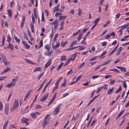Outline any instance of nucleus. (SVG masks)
I'll list each match as a JSON object with an SVG mask.
<instances>
[{
  "mask_svg": "<svg viewBox=\"0 0 129 129\" xmlns=\"http://www.w3.org/2000/svg\"><path fill=\"white\" fill-rule=\"evenodd\" d=\"M19 106V102L18 100H16L15 101L13 104V106L17 108Z\"/></svg>",
  "mask_w": 129,
  "mask_h": 129,
  "instance_id": "obj_14",
  "label": "nucleus"
},
{
  "mask_svg": "<svg viewBox=\"0 0 129 129\" xmlns=\"http://www.w3.org/2000/svg\"><path fill=\"white\" fill-rule=\"evenodd\" d=\"M110 23V21L108 20L107 21L106 23H105L103 26V27H105L107 26Z\"/></svg>",
  "mask_w": 129,
  "mask_h": 129,
  "instance_id": "obj_35",
  "label": "nucleus"
},
{
  "mask_svg": "<svg viewBox=\"0 0 129 129\" xmlns=\"http://www.w3.org/2000/svg\"><path fill=\"white\" fill-rule=\"evenodd\" d=\"M8 123V121H7L6 122H5V123L3 126V129H6V126L7 125Z\"/></svg>",
  "mask_w": 129,
  "mask_h": 129,
  "instance_id": "obj_52",
  "label": "nucleus"
},
{
  "mask_svg": "<svg viewBox=\"0 0 129 129\" xmlns=\"http://www.w3.org/2000/svg\"><path fill=\"white\" fill-rule=\"evenodd\" d=\"M79 48L78 49V50L79 51L82 50L84 49L85 48V47H83L82 46H79Z\"/></svg>",
  "mask_w": 129,
  "mask_h": 129,
  "instance_id": "obj_50",
  "label": "nucleus"
},
{
  "mask_svg": "<svg viewBox=\"0 0 129 129\" xmlns=\"http://www.w3.org/2000/svg\"><path fill=\"white\" fill-rule=\"evenodd\" d=\"M61 104L58 105L55 108L54 111V113L55 115L57 114L59 112L61 108Z\"/></svg>",
  "mask_w": 129,
  "mask_h": 129,
  "instance_id": "obj_2",
  "label": "nucleus"
},
{
  "mask_svg": "<svg viewBox=\"0 0 129 129\" xmlns=\"http://www.w3.org/2000/svg\"><path fill=\"white\" fill-rule=\"evenodd\" d=\"M47 79H45L44 80L43 82H42V83L40 85V87L38 88V89L37 90V92H38L42 88L44 84L47 81Z\"/></svg>",
  "mask_w": 129,
  "mask_h": 129,
  "instance_id": "obj_10",
  "label": "nucleus"
},
{
  "mask_svg": "<svg viewBox=\"0 0 129 129\" xmlns=\"http://www.w3.org/2000/svg\"><path fill=\"white\" fill-rule=\"evenodd\" d=\"M67 42L68 41H65L64 43L63 42H62L61 43V46L63 47H64V46L67 43Z\"/></svg>",
  "mask_w": 129,
  "mask_h": 129,
  "instance_id": "obj_43",
  "label": "nucleus"
},
{
  "mask_svg": "<svg viewBox=\"0 0 129 129\" xmlns=\"http://www.w3.org/2000/svg\"><path fill=\"white\" fill-rule=\"evenodd\" d=\"M126 95L125 97L124 101L122 102L124 103L126 101V99L127 97L128 94H129V89L128 90L127 92L126 93Z\"/></svg>",
  "mask_w": 129,
  "mask_h": 129,
  "instance_id": "obj_34",
  "label": "nucleus"
},
{
  "mask_svg": "<svg viewBox=\"0 0 129 129\" xmlns=\"http://www.w3.org/2000/svg\"><path fill=\"white\" fill-rule=\"evenodd\" d=\"M49 115H47L45 117V119L42 123V125L43 126V127L44 128L46 125L50 121V117L49 116Z\"/></svg>",
  "mask_w": 129,
  "mask_h": 129,
  "instance_id": "obj_1",
  "label": "nucleus"
},
{
  "mask_svg": "<svg viewBox=\"0 0 129 129\" xmlns=\"http://www.w3.org/2000/svg\"><path fill=\"white\" fill-rule=\"evenodd\" d=\"M63 64V63L62 62L61 64L58 66L57 70H60L61 67L62 66Z\"/></svg>",
  "mask_w": 129,
  "mask_h": 129,
  "instance_id": "obj_31",
  "label": "nucleus"
},
{
  "mask_svg": "<svg viewBox=\"0 0 129 129\" xmlns=\"http://www.w3.org/2000/svg\"><path fill=\"white\" fill-rule=\"evenodd\" d=\"M11 40V37L9 35H8V36L7 37V41L9 42V43H10V42Z\"/></svg>",
  "mask_w": 129,
  "mask_h": 129,
  "instance_id": "obj_51",
  "label": "nucleus"
},
{
  "mask_svg": "<svg viewBox=\"0 0 129 129\" xmlns=\"http://www.w3.org/2000/svg\"><path fill=\"white\" fill-rule=\"evenodd\" d=\"M40 46L38 47V49H39L43 45V40H41L40 42Z\"/></svg>",
  "mask_w": 129,
  "mask_h": 129,
  "instance_id": "obj_40",
  "label": "nucleus"
},
{
  "mask_svg": "<svg viewBox=\"0 0 129 129\" xmlns=\"http://www.w3.org/2000/svg\"><path fill=\"white\" fill-rule=\"evenodd\" d=\"M41 21L42 22H44L45 21V19L43 12H42V13Z\"/></svg>",
  "mask_w": 129,
  "mask_h": 129,
  "instance_id": "obj_42",
  "label": "nucleus"
},
{
  "mask_svg": "<svg viewBox=\"0 0 129 129\" xmlns=\"http://www.w3.org/2000/svg\"><path fill=\"white\" fill-rule=\"evenodd\" d=\"M50 45H46L45 46V48L48 51L50 50Z\"/></svg>",
  "mask_w": 129,
  "mask_h": 129,
  "instance_id": "obj_20",
  "label": "nucleus"
},
{
  "mask_svg": "<svg viewBox=\"0 0 129 129\" xmlns=\"http://www.w3.org/2000/svg\"><path fill=\"white\" fill-rule=\"evenodd\" d=\"M11 70V69L10 68H9L8 67H7L6 69H5L2 73V74H4L7 73V72L10 71Z\"/></svg>",
  "mask_w": 129,
  "mask_h": 129,
  "instance_id": "obj_17",
  "label": "nucleus"
},
{
  "mask_svg": "<svg viewBox=\"0 0 129 129\" xmlns=\"http://www.w3.org/2000/svg\"><path fill=\"white\" fill-rule=\"evenodd\" d=\"M29 120V119L26 118L24 117H22L21 121L22 123H25L26 125H28L29 124V123L27 122Z\"/></svg>",
  "mask_w": 129,
  "mask_h": 129,
  "instance_id": "obj_3",
  "label": "nucleus"
},
{
  "mask_svg": "<svg viewBox=\"0 0 129 129\" xmlns=\"http://www.w3.org/2000/svg\"><path fill=\"white\" fill-rule=\"evenodd\" d=\"M66 56H62L61 57L60 60L61 61H63L66 60Z\"/></svg>",
  "mask_w": 129,
  "mask_h": 129,
  "instance_id": "obj_38",
  "label": "nucleus"
},
{
  "mask_svg": "<svg viewBox=\"0 0 129 129\" xmlns=\"http://www.w3.org/2000/svg\"><path fill=\"white\" fill-rule=\"evenodd\" d=\"M82 77V75H80L78 77H77V78L76 80V81L77 82Z\"/></svg>",
  "mask_w": 129,
  "mask_h": 129,
  "instance_id": "obj_63",
  "label": "nucleus"
},
{
  "mask_svg": "<svg viewBox=\"0 0 129 129\" xmlns=\"http://www.w3.org/2000/svg\"><path fill=\"white\" fill-rule=\"evenodd\" d=\"M8 15L10 18H11L12 15V11L11 10H8L7 11Z\"/></svg>",
  "mask_w": 129,
  "mask_h": 129,
  "instance_id": "obj_21",
  "label": "nucleus"
},
{
  "mask_svg": "<svg viewBox=\"0 0 129 129\" xmlns=\"http://www.w3.org/2000/svg\"><path fill=\"white\" fill-rule=\"evenodd\" d=\"M122 49V47H120L119 49H118L117 50L116 53V55H118Z\"/></svg>",
  "mask_w": 129,
  "mask_h": 129,
  "instance_id": "obj_13",
  "label": "nucleus"
},
{
  "mask_svg": "<svg viewBox=\"0 0 129 129\" xmlns=\"http://www.w3.org/2000/svg\"><path fill=\"white\" fill-rule=\"evenodd\" d=\"M5 112L6 115H7L8 113V110L9 109V106L6 105L5 107Z\"/></svg>",
  "mask_w": 129,
  "mask_h": 129,
  "instance_id": "obj_16",
  "label": "nucleus"
},
{
  "mask_svg": "<svg viewBox=\"0 0 129 129\" xmlns=\"http://www.w3.org/2000/svg\"><path fill=\"white\" fill-rule=\"evenodd\" d=\"M103 86H102L101 87H99L97 89V90L96 91V93H97L100 92V91L102 90V89L103 88Z\"/></svg>",
  "mask_w": 129,
  "mask_h": 129,
  "instance_id": "obj_22",
  "label": "nucleus"
},
{
  "mask_svg": "<svg viewBox=\"0 0 129 129\" xmlns=\"http://www.w3.org/2000/svg\"><path fill=\"white\" fill-rule=\"evenodd\" d=\"M116 68L120 69L122 71H123L124 72H126V69L124 67H116Z\"/></svg>",
  "mask_w": 129,
  "mask_h": 129,
  "instance_id": "obj_12",
  "label": "nucleus"
},
{
  "mask_svg": "<svg viewBox=\"0 0 129 129\" xmlns=\"http://www.w3.org/2000/svg\"><path fill=\"white\" fill-rule=\"evenodd\" d=\"M53 43H52L53 46L52 48L54 50H56L60 45V43L59 42H58L57 43H56V45H53Z\"/></svg>",
  "mask_w": 129,
  "mask_h": 129,
  "instance_id": "obj_8",
  "label": "nucleus"
},
{
  "mask_svg": "<svg viewBox=\"0 0 129 129\" xmlns=\"http://www.w3.org/2000/svg\"><path fill=\"white\" fill-rule=\"evenodd\" d=\"M100 18H98L96 19L94 22V24H96L97 25L99 21L100 20Z\"/></svg>",
  "mask_w": 129,
  "mask_h": 129,
  "instance_id": "obj_27",
  "label": "nucleus"
},
{
  "mask_svg": "<svg viewBox=\"0 0 129 129\" xmlns=\"http://www.w3.org/2000/svg\"><path fill=\"white\" fill-rule=\"evenodd\" d=\"M112 75H107L105 76V77L106 79H107L109 78H111L112 77Z\"/></svg>",
  "mask_w": 129,
  "mask_h": 129,
  "instance_id": "obj_48",
  "label": "nucleus"
},
{
  "mask_svg": "<svg viewBox=\"0 0 129 129\" xmlns=\"http://www.w3.org/2000/svg\"><path fill=\"white\" fill-rule=\"evenodd\" d=\"M25 60L28 63H31V64H36L35 63H34V62H32L30 60L28 59H26Z\"/></svg>",
  "mask_w": 129,
  "mask_h": 129,
  "instance_id": "obj_32",
  "label": "nucleus"
},
{
  "mask_svg": "<svg viewBox=\"0 0 129 129\" xmlns=\"http://www.w3.org/2000/svg\"><path fill=\"white\" fill-rule=\"evenodd\" d=\"M52 80V79H51L47 83V84H46V85L44 87V88L43 89V92H42L43 93H44L45 91L46 90V88H47V86L49 85V84L51 82Z\"/></svg>",
  "mask_w": 129,
  "mask_h": 129,
  "instance_id": "obj_6",
  "label": "nucleus"
},
{
  "mask_svg": "<svg viewBox=\"0 0 129 129\" xmlns=\"http://www.w3.org/2000/svg\"><path fill=\"white\" fill-rule=\"evenodd\" d=\"M24 37L27 40H28V38L27 34L25 33H24Z\"/></svg>",
  "mask_w": 129,
  "mask_h": 129,
  "instance_id": "obj_46",
  "label": "nucleus"
},
{
  "mask_svg": "<svg viewBox=\"0 0 129 129\" xmlns=\"http://www.w3.org/2000/svg\"><path fill=\"white\" fill-rule=\"evenodd\" d=\"M42 108L41 106V105H37L35 107V109H38L40 108Z\"/></svg>",
  "mask_w": 129,
  "mask_h": 129,
  "instance_id": "obj_57",
  "label": "nucleus"
},
{
  "mask_svg": "<svg viewBox=\"0 0 129 129\" xmlns=\"http://www.w3.org/2000/svg\"><path fill=\"white\" fill-rule=\"evenodd\" d=\"M128 26V25L127 24L124 25H123L121 26V28H123L125 29Z\"/></svg>",
  "mask_w": 129,
  "mask_h": 129,
  "instance_id": "obj_64",
  "label": "nucleus"
},
{
  "mask_svg": "<svg viewBox=\"0 0 129 129\" xmlns=\"http://www.w3.org/2000/svg\"><path fill=\"white\" fill-rule=\"evenodd\" d=\"M77 42V41H73L71 43L70 45V47H72Z\"/></svg>",
  "mask_w": 129,
  "mask_h": 129,
  "instance_id": "obj_37",
  "label": "nucleus"
},
{
  "mask_svg": "<svg viewBox=\"0 0 129 129\" xmlns=\"http://www.w3.org/2000/svg\"><path fill=\"white\" fill-rule=\"evenodd\" d=\"M44 74V72H43L42 73H40V74L38 75L37 79L38 80H40L41 77H42V76Z\"/></svg>",
  "mask_w": 129,
  "mask_h": 129,
  "instance_id": "obj_39",
  "label": "nucleus"
},
{
  "mask_svg": "<svg viewBox=\"0 0 129 129\" xmlns=\"http://www.w3.org/2000/svg\"><path fill=\"white\" fill-rule=\"evenodd\" d=\"M41 69L40 67H37L34 70V72H35L37 71H41Z\"/></svg>",
  "mask_w": 129,
  "mask_h": 129,
  "instance_id": "obj_23",
  "label": "nucleus"
},
{
  "mask_svg": "<svg viewBox=\"0 0 129 129\" xmlns=\"http://www.w3.org/2000/svg\"><path fill=\"white\" fill-rule=\"evenodd\" d=\"M14 38L15 40L17 42H19L20 41V40L18 39L17 37L16 36H14Z\"/></svg>",
  "mask_w": 129,
  "mask_h": 129,
  "instance_id": "obj_49",
  "label": "nucleus"
},
{
  "mask_svg": "<svg viewBox=\"0 0 129 129\" xmlns=\"http://www.w3.org/2000/svg\"><path fill=\"white\" fill-rule=\"evenodd\" d=\"M7 48H10L11 50H12L14 49V46L12 45L10 43H9Z\"/></svg>",
  "mask_w": 129,
  "mask_h": 129,
  "instance_id": "obj_19",
  "label": "nucleus"
},
{
  "mask_svg": "<svg viewBox=\"0 0 129 129\" xmlns=\"http://www.w3.org/2000/svg\"><path fill=\"white\" fill-rule=\"evenodd\" d=\"M60 5L59 4H58L55 7L54 9L53 12L54 13L56 11H58L59 10V7H60Z\"/></svg>",
  "mask_w": 129,
  "mask_h": 129,
  "instance_id": "obj_15",
  "label": "nucleus"
},
{
  "mask_svg": "<svg viewBox=\"0 0 129 129\" xmlns=\"http://www.w3.org/2000/svg\"><path fill=\"white\" fill-rule=\"evenodd\" d=\"M96 120L95 119L93 120L92 122L91 123V124L90 125V126H92L94 124V123L96 122Z\"/></svg>",
  "mask_w": 129,
  "mask_h": 129,
  "instance_id": "obj_61",
  "label": "nucleus"
},
{
  "mask_svg": "<svg viewBox=\"0 0 129 129\" xmlns=\"http://www.w3.org/2000/svg\"><path fill=\"white\" fill-rule=\"evenodd\" d=\"M56 94H57V93L56 92L55 93V94L54 95L53 97L51 99L50 101L49 102V103L48 104V106H49L50 104H51L53 102L54 100L56 98Z\"/></svg>",
  "mask_w": 129,
  "mask_h": 129,
  "instance_id": "obj_5",
  "label": "nucleus"
},
{
  "mask_svg": "<svg viewBox=\"0 0 129 129\" xmlns=\"http://www.w3.org/2000/svg\"><path fill=\"white\" fill-rule=\"evenodd\" d=\"M70 59L69 58H68L67 59L66 63L64 64L63 66H66L69 63V62H70Z\"/></svg>",
  "mask_w": 129,
  "mask_h": 129,
  "instance_id": "obj_41",
  "label": "nucleus"
},
{
  "mask_svg": "<svg viewBox=\"0 0 129 129\" xmlns=\"http://www.w3.org/2000/svg\"><path fill=\"white\" fill-rule=\"evenodd\" d=\"M86 39L83 38V39L81 42V43L83 44H86V42L85 41Z\"/></svg>",
  "mask_w": 129,
  "mask_h": 129,
  "instance_id": "obj_45",
  "label": "nucleus"
},
{
  "mask_svg": "<svg viewBox=\"0 0 129 129\" xmlns=\"http://www.w3.org/2000/svg\"><path fill=\"white\" fill-rule=\"evenodd\" d=\"M31 27V32L32 33L34 32V25L33 23H31L30 24Z\"/></svg>",
  "mask_w": 129,
  "mask_h": 129,
  "instance_id": "obj_26",
  "label": "nucleus"
},
{
  "mask_svg": "<svg viewBox=\"0 0 129 129\" xmlns=\"http://www.w3.org/2000/svg\"><path fill=\"white\" fill-rule=\"evenodd\" d=\"M125 111L124 110H122V111H121L119 113V114L118 115V117L120 116L122 114V113L124 112Z\"/></svg>",
  "mask_w": 129,
  "mask_h": 129,
  "instance_id": "obj_54",
  "label": "nucleus"
},
{
  "mask_svg": "<svg viewBox=\"0 0 129 129\" xmlns=\"http://www.w3.org/2000/svg\"><path fill=\"white\" fill-rule=\"evenodd\" d=\"M58 36V34H56L55 35L53 39V41H55L56 40V39Z\"/></svg>",
  "mask_w": 129,
  "mask_h": 129,
  "instance_id": "obj_62",
  "label": "nucleus"
},
{
  "mask_svg": "<svg viewBox=\"0 0 129 129\" xmlns=\"http://www.w3.org/2000/svg\"><path fill=\"white\" fill-rule=\"evenodd\" d=\"M22 43L23 45L25 47V48L26 49H28L30 47V46L27 44L25 42L22 41Z\"/></svg>",
  "mask_w": 129,
  "mask_h": 129,
  "instance_id": "obj_9",
  "label": "nucleus"
},
{
  "mask_svg": "<svg viewBox=\"0 0 129 129\" xmlns=\"http://www.w3.org/2000/svg\"><path fill=\"white\" fill-rule=\"evenodd\" d=\"M83 36V34L82 33H80L79 34V35L78 38V41H79L81 39V38L82 36Z\"/></svg>",
  "mask_w": 129,
  "mask_h": 129,
  "instance_id": "obj_28",
  "label": "nucleus"
},
{
  "mask_svg": "<svg viewBox=\"0 0 129 129\" xmlns=\"http://www.w3.org/2000/svg\"><path fill=\"white\" fill-rule=\"evenodd\" d=\"M82 10L80 9L79 8L78 9V15L79 16H80L82 14Z\"/></svg>",
  "mask_w": 129,
  "mask_h": 129,
  "instance_id": "obj_33",
  "label": "nucleus"
},
{
  "mask_svg": "<svg viewBox=\"0 0 129 129\" xmlns=\"http://www.w3.org/2000/svg\"><path fill=\"white\" fill-rule=\"evenodd\" d=\"M66 83V79H65L64 80L63 83L62 84L61 86H65Z\"/></svg>",
  "mask_w": 129,
  "mask_h": 129,
  "instance_id": "obj_47",
  "label": "nucleus"
},
{
  "mask_svg": "<svg viewBox=\"0 0 129 129\" xmlns=\"http://www.w3.org/2000/svg\"><path fill=\"white\" fill-rule=\"evenodd\" d=\"M114 87H112L111 89H109L107 92V94L108 95L110 94L111 93L113 90Z\"/></svg>",
  "mask_w": 129,
  "mask_h": 129,
  "instance_id": "obj_24",
  "label": "nucleus"
},
{
  "mask_svg": "<svg viewBox=\"0 0 129 129\" xmlns=\"http://www.w3.org/2000/svg\"><path fill=\"white\" fill-rule=\"evenodd\" d=\"M67 17L66 15H65L64 16H60L59 17V19L60 20L61 19H64Z\"/></svg>",
  "mask_w": 129,
  "mask_h": 129,
  "instance_id": "obj_29",
  "label": "nucleus"
},
{
  "mask_svg": "<svg viewBox=\"0 0 129 129\" xmlns=\"http://www.w3.org/2000/svg\"><path fill=\"white\" fill-rule=\"evenodd\" d=\"M51 63V59H50L45 64V67L46 68H47L50 64Z\"/></svg>",
  "mask_w": 129,
  "mask_h": 129,
  "instance_id": "obj_18",
  "label": "nucleus"
},
{
  "mask_svg": "<svg viewBox=\"0 0 129 129\" xmlns=\"http://www.w3.org/2000/svg\"><path fill=\"white\" fill-rule=\"evenodd\" d=\"M30 115L32 116L33 118H36V113H31L30 114Z\"/></svg>",
  "mask_w": 129,
  "mask_h": 129,
  "instance_id": "obj_44",
  "label": "nucleus"
},
{
  "mask_svg": "<svg viewBox=\"0 0 129 129\" xmlns=\"http://www.w3.org/2000/svg\"><path fill=\"white\" fill-rule=\"evenodd\" d=\"M112 61V60L111 59H109L107 61L105 62V64L106 65L110 63Z\"/></svg>",
  "mask_w": 129,
  "mask_h": 129,
  "instance_id": "obj_59",
  "label": "nucleus"
},
{
  "mask_svg": "<svg viewBox=\"0 0 129 129\" xmlns=\"http://www.w3.org/2000/svg\"><path fill=\"white\" fill-rule=\"evenodd\" d=\"M122 89V88L121 86H120L119 87V88L117 90L116 92V93H117L119 92L120 91H121Z\"/></svg>",
  "mask_w": 129,
  "mask_h": 129,
  "instance_id": "obj_55",
  "label": "nucleus"
},
{
  "mask_svg": "<svg viewBox=\"0 0 129 129\" xmlns=\"http://www.w3.org/2000/svg\"><path fill=\"white\" fill-rule=\"evenodd\" d=\"M57 23L58 21L57 20H56L53 21L51 23L52 24H54V27L55 29L56 28L58 27V25H57Z\"/></svg>",
  "mask_w": 129,
  "mask_h": 129,
  "instance_id": "obj_7",
  "label": "nucleus"
},
{
  "mask_svg": "<svg viewBox=\"0 0 129 129\" xmlns=\"http://www.w3.org/2000/svg\"><path fill=\"white\" fill-rule=\"evenodd\" d=\"M93 115H92V116L91 117H90V120L88 123V125L87 126V127H88L90 124V123L91 122V121L92 120V119L93 118Z\"/></svg>",
  "mask_w": 129,
  "mask_h": 129,
  "instance_id": "obj_25",
  "label": "nucleus"
},
{
  "mask_svg": "<svg viewBox=\"0 0 129 129\" xmlns=\"http://www.w3.org/2000/svg\"><path fill=\"white\" fill-rule=\"evenodd\" d=\"M3 108V104L2 102L0 101V110H2Z\"/></svg>",
  "mask_w": 129,
  "mask_h": 129,
  "instance_id": "obj_53",
  "label": "nucleus"
},
{
  "mask_svg": "<svg viewBox=\"0 0 129 129\" xmlns=\"http://www.w3.org/2000/svg\"><path fill=\"white\" fill-rule=\"evenodd\" d=\"M77 53V52H76L75 54L72 55L71 58H69L70 59V60L73 61L75 59L76 56V54Z\"/></svg>",
  "mask_w": 129,
  "mask_h": 129,
  "instance_id": "obj_11",
  "label": "nucleus"
},
{
  "mask_svg": "<svg viewBox=\"0 0 129 129\" xmlns=\"http://www.w3.org/2000/svg\"><path fill=\"white\" fill-rule=\"evenodd\" d=\"M64 24V22L63 21L60 24V29L62 30L63 29V25Z\"/></svg>",
  "mask_w": 129,
  "mask_h": 129,
  "instance_id": "obj_30",
  "label": "nucleus"
},
{
  "mask_svg": "<svg viewBox=\"0 0 129 129\" xmlns=\"http://www.w3.org/2000/svg\"><path fill=\"white\" fill-rule=\"evenodd\" d=\"M17 108L16 107H14L13 106V107H12L11 109V111L12 112L14 111L15 109H17Z\"/></svg>",
  "mask_w": 129,
  "mask_h": 129,
  "instance_id": "obj_58",
  "label": "nucleus"
},
{
  "mask_svg": "<svg viewBox=\"0 0 129 129\" xmlns=\"http://www.w3.org/2000/svg\"><path fill=\"white\" fill-rule=\"evenodd\" d=\"M104 86H103V88L105 90H107L108 89V87H107V85L106 84H104Z\"/></svg>",
  "mask_w": 129,
  "mask_h": 129,
  "instance_id": "obj_60",
  "label": "nucleus"
},
{
  "mask_svg": "<svg viewBox=\"0 0 129 129\" xmlns=\"http://www.w3.org/2000/svg\"><path fill=\"white\" fill-rule=\"evenodd\" d=\"M85 63L84 62H83L82 64H80L79 65L78 67V68L79 69H80L83 67V66L84 65Z\"/></svg>",
  "mask_w": 129,
  "mask_h": 129,
  "instance_id": "obj_36",
  "label": "nucleus"
},
{
  "mask_svg": "<svg viewBox=\"0 0 129 129\" xmlns=\"http://www.w3.org/2000/svg\"><path fill=\"white\" fill-rule=\"evenodd\" d=\"M123 86L125 88L127 87V86L126 84V83L125 82V81H124L123 83L122 84Z\"/></svg>",
  "mask_w": 129,
  "mask_h": 129,
  "instance_id": "obj_56",
  "label": "nucleus"
},
{
  "mask_svg": "<svg viewBox=\"0 0 129 129\" xmlns=\"http://www.w3.org/2000/svg\"><path fill=\"white\" fill-rule=\"evenodd\" d=\"M49 94V93H45V94L43 97L40 99V101H41L42 102H43L46 100L47 98L48 95Z\"/></svg>",
  "mask_w": 129,
  "mask_h": 129,
  "instance_id": "obj_4",
  "label": "nucleus"
}]
</instances>
